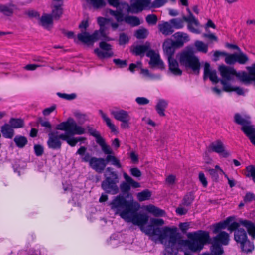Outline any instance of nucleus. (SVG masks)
<instances>
[{"instance_id": "1", "label": "nucleus", "mask_w": 255, "mask_h": 255, "mask_svg": "<svg viewBox=\"0 0 255 255\" xmlns=\"http://www.w3.org/2000/svg\"><path fill=\"white\" fill-rule=\"evenodd\" d=\"M88 131L90 135L95 138L96 143L100 145L102 151L107 156L105 158L91 156L89 152H86L87 148L84 146H81L77 150L76 154L81 157L82 162L88 163L89 167L96 172L101 174L105 171L104 179L101 183V188L109 194L116 195L119 192L118 184L120 181V176L118 171H115L113 167L106 166L110 164L118 169H121L122 165L120 160L115 155L113 150L106 144L98 131L90 127L88 128Z\"/></svg>"}, {"instance_id": "2", "label": "nucleus", "mask_w": 255, "mask_h": 255, "mask_svg": "<svg viewBox=\"0 0 255 255\" xmlns=\"http://www.w3.org/2000/svg\"><path fill=\"white\" fill-rule=\"evenodd\" d=\"M149 239L155 243L166 244L167 242L172 247L176 244L186 245L192 251L199 252L203 249L204 245L208 242L210 236L206 231L199 230L187 234L190 240L182 239V237L175 227H163V224H135Z\"/></svg>"}, {"instance_id": "3", "label": "nucleus", "mask_w": 255, "mask_h": 255, "mask_svg": "<svg viewBox=\"0 0 255 255\" xmlns=\"http://www.w3.org/2000/svg\"><path fill=\"white\" fill-rule=\"evenodd\" d=\"M135 203L132 201L127 200L123 195L119 194L113 197L108 205L115 214H119L122 218L126 219Z\"/></svg>"}, {"instance_id": "4", "label": "nucleus", "mask_w": 255, "mask_h": 255, "mask_svg": "<svg viewBox=\"0 0 255 255\" xmlns=\"http://www.w3.org/2000/svg\"><path fill=\"white\" fill-rule=\"evenodd\" d=\"M179 61L180 65L186 69H191L195 74H199L201 64L192 49H189L181 52L179 54Z\"/></svg>"}, {"instance_id": "5", "label": "nucleus", "mask_w": 255, "mask_h": 255, "mask_svg": "<svg viewBox=\"0 0 255 255\" xmlns=\"http://www.w3.org/2000/svg\"><path fill=\"white\" fill-rule=\"evenodd\" d=\"M241 224H229L228 230L234 232V240L238 243H243L248 239L245 229L241 227ZM247 230L249 235L252 239L255 238V224H242Z\"/></svg>"}, {"instance_id": "6", "label": "nucleus", "mask_w": 255, "mask_h": 255, "mask_svg": "<svg viewBox=\"0 0 255 255\" xmlns=\"http://www.w3.org/2000/svg\"><path fill=\"white\" fill-rule=\"evenodd\" d=\"M174 36L177 38L176 40L174 41L171 39H168L163 44V48L167 59L173 58V56L175 50L183 46L184 41L181 39L183 38L184 40H186L188 38L186 33L181 32L175 33Z\"/></svg>"}, {"instance_id": "7", "label": "nucleus", "mask_w": 255, "mask_h": 255, "mask_svg": "<svg viewBox=\"0 0 255 255\" xmlns=\"http://www.w3.org/2000/svg\"><path fill=\"white\" fill-rule=\"evenodd\" d=\"M234 121L237 124L241 126V130L249 139L251 143L255 146V128L249 120L243 118L240 114L236 113Z\"/></svg>"}, {"instance_id": "8", "label": "nucleus", "mask_w": 255, "mask_h": 255, "mask_svg": "<svg viewBox=\"0 0 255 255\" xmlns=\"http://www.w3.org/2000/svg\"><path fill=\"white\" fill-rule=\"evenodd\" d=\"M56 130L65 131L72 135H82L85 133V129L81 126L77 125L76 123L71 118L66 121L62 122L56 125Z\"/></svg>"}, {"instance_id": "9", "label": "nucleus", "mask_w": 255, "mask_h": 255, "mask_svg": "<svg viewBox=\"0 0 255 255\" xmlns=\"http://www.w3.org/2000/svg\"><path fill=\"white\" fill-rule=\"evenodd\" d=\"M229 226V224H216L214 227L213 232L217 234L213 238L212 241L222 246L228 245L230 242L229 235L225 231H222V230L228 229Z\"/></svg>"}, {"instance_id": "10", "label": "nucleus", "mask_w": 255, "mask_h": 255, "mask_svg": "<svg viewBox=\"0 0 255 255\" xmlns=\"http://www.w3.org/2000/svg\"><path fill=\"white\" fill-rule=\"evenodd\" d=\"M139 204L135 202L131 210L129 212L128 217L125 219L131 221L132 223H148L149 216L145 213H138Z\"/></svg>"}, {"instance_id": "11", "label": "nucleus", "mask_w": 255, "mask_h": 255, "mask_svg": "<svg viewBox=\"0 0 255 255\" xmlns=\"http://www.w3.org/2000/svg\"><path fill=\"white\" fill-rule=\"evenodd\" d=\"M58 131L50 132L48 134V138L47 141V145L49 149L54 150H60L62 148V142L63 138L61 137L63 133L58 135Z\"/></svg>"}, {"instance_id": "12", "label": "nucleus", "mask_w": 255, "mask_h": 255, "mask_svg": "<svg viewBox=\"0 0 255 255\" xmlns=\"http://www.w3.org/2000/svg\"><path fill=\"white\" fill-rule=\"evenodd\" d=\"M209 149L220 155L224 158H227L230 155V152L225 149L223 142L220 139L212 142L209 146Z\"/></svg>"}, {"instance_id": "13", "label": "nucleus", "mask_w": 255, "mask_h": 255, "mask_svg": "<svg viewBox=\"0 0 255 255\" xmlns=\"http://www.w3.org/2000/svg\"><path fill=\"white\" fill-rule=\"evenodd\" d=\"M78 40L87 45H93L94 43L99 40L98 31L95 30L91 35L87 32H83L78 34Z\"/></svg>"}, {"instance_id": "14", "label": "nucleus", "mask_w": 255, "mask_h": 255, "mask_svg": "<svg viewBox=\"0 0 255 255\" xmlns=\"http://www.w3.org/2000/svg\"><path fill=\"white\" fill-rule=\"evenodd\" d=\"M150 2L151 0H134L131 3L128 11L132 13H138L148 7Z\"/></svg>"}, {"instance_id": "15", "label": "nucleus", "mask_w": 255, "mask_h": 255, "mask_svg": "<svg viewBox=\"0 0 255 255\" xmlns=\"http://www.w3.org/2000/svg\"><path fill=\"white\" fill-rule=\"evenodd\" d=\"M219 70L223 78L222 80H232L233 79L234 76H236L237 74V71L233 68L228 67L224 65L220 66Z\"/></svg>"}, {"instance_id": "16", "label": "nucleus", "mask_w": 255, "mask_h": 255, "mask_svg": "<svg viewBox=\"0 0 255 255\" xmlns=\"http://www.w3.org/2000/svg\"><path fill=\"white\" fill-rule=\"evenodd\" d=\"M187 11L188 13V15L187 16H183V18L184 21L188 23V29L190 31L193 33H197V30L193 26V25L198 26L199 22L198 20L195 18L189 8H187Z\"/></svg>"}, {"instance_id": "17", "label": "nucleus", "mask_w": 255, "mask_h": 255, "mask_svg": "<svg viewBox=\"0 0 255 255\" xmlns=\"http://www.w3.org/2000/svg\"><path fill=\"white\" fill-rule=\"evenodd\" d=\"M210 65L209 63H205L204 68V75L203 79L206 80L207 78L214 83H218L220 82V80L216 74V72L215 70L211 71L210 69Z\"/></svg>"}, {"instance_id": "18", "label": "nucleus", "mask_w": 255, "mask_h": 255, "mask_svg": "<svg viewBox=\"0 0 255 255\" xmlns=\"http://www.w3.org/2000/svg\"><path fill=\"white\" fill-rule=\"evenodd\" d=\"M169 70L175 76H181L182 74V71L179 68V64L177 61L171 58L168 59Z\"/></svg>"}, {"instance_id": "19", "label": "nucleus", "mask_w": 255, "mask_h": 255, "mask_svg": "<svg viewBox=\"0 0 255 255\" xmlns=\"http://www.w3.org/2000/svg\"><path fill=\"white\" fill-rule=\"evenodd\" d=\"M150 48L149 45H138L132 46L131 52L135 56H143L144 54Z\"/></svg>"}, {"instance_id": "20", "label": "nucleus", "mask_w": 255, "mask_h": 255, "mask_svg": "<svg viewBox=\"0 0 255 255\" xmlns=\"http://www.w3.org/2000/svg\"><path fill=\"white\" fill-rule=\"evenodd\" d=\"M159 31L165 36L172 34L174 32L173 27L170 22L164 21L158 25Z\"/></svg>"}, {"instance_id": "21", "label": "nucleus", "mask_w": 255, "mask_h": 255, "mask_svg": "<svg viewBox=\"0 0 255 255\" xmlns=\"http://www.w3.org/2000/svg\"><path fill=\"white\" fill-rule=\"evenodd\" d=\"M111 114L114 116L116 120L120 122L130 119L128 112L122 109L112 111L111 112Z\"/></svg>"}, {"instance_id": "22", "label": "nucleus", "mask_w": 255, "mask_h": 255, "mask_svg": "<svg viewBox=\"0 0 255 255\" xmlns=\"http://www.w3.org/2000/svg\"><path fill=\"white\" fill-rule=\"evenodd\" d=\"M167 107L168 102L164 99H160L155 106V110L160 117H164L165 115V111Z\"/></svg>"}, {"instance_id": "23", "label": "nucleus", "mask_w": 255, "mask_h": 255, "mask_svg": "<svg viewBox=\"0 0 255 255\" xmlns=\"http://www.w3.org/2000/svg\"><path fill=\"white\" fill-rule=\"evenodd\" d=\"M1 132L5 138L11 139L14 134L13 128L9 124L5 123L1 127Z\"/></svg>"}, {"instance_id": "24", "label": "nucleus", "mask_w": 255, "mask_h": 255, "mask_svg": "<svg viewBox=\"0 0 255 255\" xmlns=\"http://www.w3.org/2000/svg\"><path fill=\"white\" fill-rule=\"evenodd\" d=\"M146 210L155 217H163L166 215L165 211L153 205H149L146 206Z\"/></svg>"}, {"instance_id": "25", "label": "nucleus", "mask_w": 255, "mask_h": 255, "mask_svg": "<svg viewBox=\"0 0 255 255\" xmlns=\"http://www.w3.org/2000/svg\"><path fill=\"white\" fill-rule=\"evenodd\" d=\"M149 64L151 68L157 67L158 68L161 70L165 69L164 63L160 59V56L158 54L153 58H151L149 62Z\"/></svg>"}, {"instance_id": "26", "label": "nucleus", "mask_w": 255, "mask_h": 255, "mask_svg": "<svg viewBox=\"0 0 255 255\" xmlns=\"http://www.w3.org/2000/svg\"><path fill=\"white\" fill-rule=\"evenodd\" d=\"M99 113L101 115L103 120L106 122L107 126L109 128L111 131L117 134L118 133L117 128L115 125L112 123L111 119L107 117L106 114L104 113L102 110H99Z\"/></svg>"}, {"instance_id": "27", "label": "nucleus", "mask_w": 255, "mask_h": 255, "mask_svg": "<svg viewBox=\"0 0 255 255\" xmlns=\"http://www.w3.org/2000/svg\"><path fill=\"white\" fill-rule=\"evenodd\" d=\"M210 250L211 255H223L224 253L222 246L213 241Z\"/></svg>"}, {"instance_id": "28", "label": "nucleus", "mask_w": 255, "mask_h": 255, "mask_svg": "<svg viewBox=\"0 0 255 255\" xmlns=\"http://www.w3.org/2000/svg\"><path fill=\"white\" fill-rule=\"evenodd\" d=\"M217 223H253L251 221L241 218L236 219L235 216H231L225 220L221 221Z\"/></svg>"}, {"instance_id": "29", "label": "nucleus", "mask_w": 255, "mask_h": 255, "mask_svg": "<svg viewBox=\"0 0 255 255\" xmlns=\"http://www.w3.org/2000/svg\"><path fill=\"white\" fill-rule=\"evenodd\" d=\"M74 135L70 134L68 132L63 133V135L61 137L63 138V140L66 142L71 147H74L77 144V138L73 137Z\"/></svg>"}, {"instance_id": "30", "label": "nucleus", "mask_w": 255, "mask_h": 255, "mask_svg": "<svg viewBox=\"0 0 255 255\" xmlns=\"http://www.w3.org/2000/svg\"><path fill=\"white\" fill-rule=\"evenodd\" d=\"M37 123L40 124L41 127H44V132L45 133H50L52 132V126L50 122L48 120L43 119L42 117H39L37 119Z\"/></svg>"}, {"instance_id": "31", "label": "nucleus", "mask_w": 255, "mask_h": 255, "mask_svg": "<svg viewBox=\"0 0 255 255\" xmlns=\"http://www.w3.org/2000/svg\"><path fill=\"white\" fill-rule=\"evenodd\" d=\"M195 199L194 193L193 192H189L187 193L182 201V204L184 206H190Z\"/></svg>"}, {"instance_id": "32", "label": "nucleus", "mask_w": 255, "mask_h": 255, "mask_svg": "<svg viewBox=\"0 0 255 255\" xmlns=\"http://www.w3.org/2000/svg\"><path fill=\"white\" fill-rule=\"evenodd\" d=\"M53 24V18L51 15L44 14L39 17V24L46 27L49 25Z\"/></svg>"}, {"instance_id": "33", "label": "nucleus", "mask_w": 255, "mask_h": 255, "mask_svg": "<svg viewBox=\"0 0 255 255\" xmlns=\"http://www.w3.org/2000/svg\"><path fill=\"white\" fill-rule=\"evenodd\" d=\"M124 21L132 26H137L140 24L139 18L135 16L126 15L124 18Z\"/></svg>"}, {"instance_id": "34", "label": "nucleus", "mask_w": 255, "mask_h": 255, "mask_svg": "<svg viewBox=\"0 0 255 255\" xmlns=\"http://www.w3.org/2000/svg\"><path fill=\"white\" fill-rule=\"evenodd\" d=\"M16 145L19 148H23L27 144L28 140L26 137L22 135H17L14 138Z\"/></svg>"}, {"instance_id": "35", "label": "nucleus", "mask_w": 255, "mask_h": 255, "mask_svg": "<svg viewBox=\"0 0 255 255\" xmlns=\"http://www.w3.org/2000/svg\"><path fill=\"white\" fill-rule=\"evenodd\" d=\"M9 122L13 128H22L24 125V121L20 118H11Z\"/></svg>"}, {"instance_id": "36", "label": "nucleus", "mask_w": 255, "mask_h": 255, "mask_svg": "<svg viewBox=\"0 0 255 255\" xmlns=\"http://www.w3.org/2000/svg\"><path fill=\"white\" fill-rule=\"evenodd\" d=\"M184 20L182 18H173L169 20V22L173 27V29H181L184 27Z\"/></svg>"}, {"instance_id": "37", "label": "nucleus", "mask_w": 255, "mask_h": 255, "mask_svg": "<svg viewBox=\"0 0 255 255\" xmlns=\"http://www.w3.org/2000/svg\"><path fill=\"white\" fill-rule=\"evenodd\" d=\"M240 244L242 251L245 252H251L254 249V244L248 239Z\"/></svg>"}, {"instance_id": "38", "label": "nucleus", "mask_w": 255, "mask_h": 255, "mask_svg": "<svg viewBox=\"0 0 255 255\" xmlns=\"http://www.w3.org/2000/svg\"><path fill=\"white\" fill-rule=\"evenodd\" d=\"M62 4L56 5L52 11L51 16L55 19H59L63 14Z\"/></svg>"}, {"instance_id": "39", "label": "nucleus", "mask_w": 255, "mask_h": 255, "mask_svg": "<svg viewBox=\"0 0 255 255\" xmlns=\"http://www.w3.org/2000/svg\"><path fill=\"white\" fill-rule=\"evenodd\" d=\"M120 189L122 193V195H123V196L125 195L128 196L131 189L130 185L129 182L125 180V181H123L120 184Z\"/></svg>"}, {"instance_id": "40", "label": "nucleus", "mask_w": 255, "mask_h": 255, "mask_svg": "<svg viewBox=\"0 0 255 255\" xmlns=\"http://www.w3.org/2000/svg\"><path fill=\"white\" fill-rule=\"evenodd\" d=\"M137 196L138 200L140 201L147 200L149 199L151 196V192L148 189H145L139 192Z\"/></svg>"}, {"instance_id": "41", "label": "nucleus", "mask_w": 255, "mask_h": 255, "mask_svg": "<svg viewBox=\"0 0 255 255\" xmlns=\"http://www.w3.org/2000/svg\"><path fill=\"white\" fill-rule=\"evenodd\" d=\"M237 62L240 64H245L249 60L248 56L240 51L238 53H236Z\"/></svg>"}, {"instance_id": "42", "label": "nucleus", "mask_w": 255, "mask_h": 255, "mask_svg": "<svg viewBox=\"0 0 255 255\" xmlns=\"http://www.w3.org/2000/svg\"><path fill=\"white\" fill-rule=\"evenodd\" d=\"M0 12L7 16H11L13 14V9L5 4H0Z\"/></svg>"}, {"instance_id": "43", "label": "nucleus", "mask_w": 255, "mask_h": 255, "mask_svg": "<svg viewBox=\"0 0 255 255\" xmlns=\"http://www.w3.org/2000/svg\"><path fill=\"white\" fill-rule=\"evenodd\" d=\"M94 52L97 54L98 57L101 59L111 57L114 55V53L112 51H106V52H103L98 48H96L94 50Z\"/></svg>"}, {"instance_id": "44", "label": "nucleus", "mask_w": 255, "mask_h": 255, "mask_svg": "<svg viewBox=\"0 0 255 255\" xmlns=\"http://www.w3.org/2000/svg\"><path fill=\"white\" fill-rule=\"evenodd\" d=\"M225 62L228 65H234L237 62L236 53L229 54L226 52V55L224 56Z\"/></svg>"}, {"instance_id": "45", "label": "nucleus", "mask_w": 255, "mask_h": 255, "mask_svg": "<svg viewBox=\"0 0 255 255\" xmlns=\"http://www.w3.org/2000/svg\"><path fill=\"white\" fill-rule=\"evenodd\" d=\"M109 13L114 16L118 22H122L124 20V14L121 10L120 11L109 10Z\"/></svg>"}, {"instance_id": "46", "label": "nucleus", "mask_w": 255, "mask_h": 255, "mask_svg": "<svg viewBox=\"0 0 255 255\" xmlns=\"http://www.w3.org/2000/svg\"><path fill=\"white\" fill-rule=\"evenodd\" d=\"M195 46L197 50L204 53H206L208 51V46L202 41L197 40L195 42Z\"/></svg>"}, {"instance_id": "47", "label": "nucleus", "mask_w": 255, "mask_h": 255, "mask_svg": "<svg viewBox=\"0 0 255 255\" xmlns=\"http://www.w3.org/2000/svg\"><path fill=\"white\" fill-rule=\"evenodd\" d=\"M247 173L246 177H252L253 182L255 183V166L249 165L246 167Z\"/></svg>"}, {"instance_id": "48", "label": "nucleus", "mask_w": 255, "mask_h": 255, "mask_svg": "<svg viewBox=\"0 0 255 255\" xmlns=\"http://www.w3.org/2000/svg\"><path fill=\"white\" fill-rule=\"evenodd\" d=\"M236 76L239 78L241 81L244 82H249L251 81H254L253 76H251L250 74L248 75L245 72H243L242 74L237 72Z\"/></svg>"}, {"instance_id": "49", "label": "nucleus", "mask_w": 255, "mask_h": 255, "mask_svg": "<svg viewBox=\"0 0 255 255\" xmlns=\"http://www.w3.org/2000/svg\"><path fill=\"white\" fill-rule=\"evenodd\" d=\"M123 176L126 181L129 183L130 187H132L134 188H137L140 186V184L134 181L131 177H130L127 173H124Z\"/></svg>"}, {"instance_id": "50", "label": "nucleus", "mask_w": 255, "mask_h": 255, "mask_svg": "<svg viewBox=\"0 0 255 255\" xmlns=\"http://www.w3.org/2000/svg\"><path fill=\"white\" fill-rule=\"evenodd\" d=\"M148 34V31L146 29L142 28L136 31L135 36L138 39H143L146 38Z\"/></svg>"}, {"instance_id": "51", "label": "nucleus", "mask_w": 255, "mask_h": 255, "mask_svg": "<svg viewBox=\"0 0 255 255\" xmlns=\"http://www.w3.org/2000/svg\"><path fill=\"white\" fill-rule=\"evenodd\" d=\"M128 36L125 33H121L119 35V44L120 45H125L128 43Z\"/></svg>"}, {"instance_id": "52", "label": "nucleus", "mask_w": 255, "mask_h": 255, "mask_svg": "<svg viewBox=\"0 0 255 255\" xmlns=\"http://www.w3.org/2000/svg\"><path fill=\"white\" fill-rule=\"evenodd\" d=\"M57 94L59 97L68 100H74L77 97V95L75 93H71L69 94L58 92Z\"/></svg>"}, {"instance_id": "53", "label": "nucleus", "mask_w": 255, "mask_h": 255, "mask_svg": "<svg viewBox=\"0 0 255 255\" xmlns=\"http://www.w3.org/2000/svg\"><path fill=\"white\" fill-rule=\"evenodd\" d=\"M147 23L151 25H155L157 22V17L155 14H149L146 17Z\"/></svg>"}, {"instance_id": "54", "label": "nucleus", "mask_w": 255, "mask_h": 255, "mask_svg": "<svg viewBox=\"0 0 255 255\" xmlns=\"http://www.w3.org/2000/svg\"><path fill=\"white\" fill-rule=\"evenodd\" d=\"M113 61L115 65L120 68H125L128 65L127 61L126 60L114 59Z\"/></svg>"}, {"instance_id": "55", "label": "nucleus", "mask_w": 255, "mask_h": 255, "mask_svg": "<svg viewBox=\"0 0 255 255\" xmlns=\"http://www.w3.org/2000/svg\"><path fill=\"white\" fill-rule=\"evenodd\" d=\"M228 81L225 80H221L220 83L223 85V90L227 92L233 91L234 87L231 86L228 82Z\"/></svg>"}, {"instance_id": "56", "label": "nucleus", "mask_w": 255, "mask_h": 255, "mask_svg": "<svg viewBox=\"0 0 255 255\" xmlns=\"http://www.w3.org/2000/svg\"><path fill=\"white\" fill-rule=\"evenodd\" d=\"M93 6L96 8H99L105 6L106 3L104 0H90Z\"/></svg>"}, {"instance_id": "57", "label": "nucleus", "mask_w": 255, "mask_h": 255, "mask_svg": "<svg viewBox=\"0 0 255 255\" xmlns=\"http://www.w3.org/2000/svg\"><path fill=\"white\" fill-rule=\"evenodd\" d=\"M167 2V0H154L151 4V7L154 8L161 7Z\"/></svg>"}, {"instance_id": "58", "label": "nucleus", "mask_w": 255, "mask_h": 255, "mask_svg": "<svg viewBox=\"0 0 255 255\" xmlns=\"http://www.w3.org/2000/svg\"><path fill=\"white\" fill-rule=\"evenodd\" d=\"M106 27H100L99 30H97V31H98L99 38H100V36H101L105 40L109 41L111 39L107 36V34L106 33Z\"/></svg>"}, {"instance_id": "59", "label": "nucleus", "mask_w": 255, "mask_h": 255, "mask_svg": "<svg viewBox=\"0 0 255 255\" xmlns=\"http://www.w3.org/2000/svg\"><path fill=\"white\" fill-rule=\"evenodd\" d=\"M34 150L35 154L37 156H40L43 154L44 148L43 146L40 144L35 145Z\"/></svg>"}, {"instance_id": "60", "label": "nucleus", "mask_w": 255, "mask_h": 255, "mask_svg": "<svg viewBox=\"0 0 255 255\" xmlns=\"http://www.w3.org/2000/svg\"><path fill=\"white\" fill-rule=\"evenodd\" d=\"M135 101L139 105H145L149 103V100L143 97H137L135 99Z\"/></svg>"}, {"instance_id": "61", "label": "nucleus", "mask_w": 255, "mask_h": 255, "mask_svg": "<svg viewBox=\"0 0 255 255\" xmlns=\"http://www.w3.org/2000/svg\"><path fill=\"white\" fill-rule=\"evenodd\" d=\"M130 173L132 176L136 178L141 177L142 175L141 172L137 167L131 168L130 169Z\"/></svg>"}, {"instance_id": "62", "label": "nucleus", "mask_w": 255, "mask_h": 255, "mask_svg": "<svg viewBox=\"0 0 255 255\" xmlns=\"http://www.w3.org/2000/svg\"><path fill=\"white\" fill-rule=\"evenodd\" d=\"M100 48L105 51H111L112 49V46L111 44L106 42L105 41H101L99 43Z\"/></svg>"}, {"instance_id": "63", "label": "nucleus", "mask_w": 255, "mask_h": 255, "mask_svg": "<svg viewBox=\"0 0 255 255\" xmlns=\"http://www.w3.org/2000/svg\"><path fill=\"white\" fill-rule=\"evenodd\" d=\"M110 21L108 18L99 17L97 18V23L100 27H106L105 25Z\"/></svg>"}, {"instance_id": "64", "label": "nucleus", "mask_w": 255, "mask_h": 255, "mask_svg": "<svg viewBox=\"0 0 255 255\" xmlns=\"http://www.w3.org/2000/svg\"><path fill=\"white\" fill-rule=\"evenodd\" d=\"M253 200H255V195L251 192H247L244 197L245 202H250Z\"/></svg>"}]
</instances>
